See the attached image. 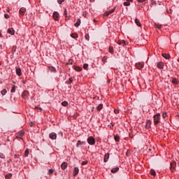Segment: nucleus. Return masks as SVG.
Masks as SVG:
<instances>
[{
	"label": "nucleus",
	"mask_w": 179,
	"mask_h": 179,
	"mask_svg": "<svg viewBox=\"0 0 179 179\" xmlns=\"http://www.w3.org/2000/svg\"><path fill=\"white\" fill-rule=\"evenodd\" d=\"M29 156V149H26L24 152V157H27Z\"/></svg>",
	"instance_id": "obj_34"
},
{
	"label": "nucleus",
	"mask_w": 179,
	"mask_h": 179,
	"mask_svg": "<svg viewBox=\"0 0 179 179\" xmlns=\"http://www.w3.org/2000/svg\"><path fill=\"white\" fill-rule=\"evenodd\" d=\"M65 0H57L58 3H59V5H61V3H62V2H64Z\"/></svg>",
	"instance_id": "obj_46"
},
{
	"label": "nucleus",
	"mask_w": 179,
	"mask_h": 179,
	"mask_svg": "<svg viewBox=\"0 0 179 179\" xmlns=\"http://www.w3.org/2000/svg\"><path fill=\"white\" fill-rule=\"evenodd\" d=\"M176 166H177V163H176V162H171L170 170L171 171H172V173H174V171H176Z\"/></svg>",
	"instance_id": "obj_4"
},
{
	"label": "nucleus",
	"mask_w": 179,
	"mask_h": 179,
	"mask_svg": "<svg viewBox=\"0 0 179 179\" xmlns=\"http://www.w3.org/2000/svg\"><path fill=\"white\" fill-rule=\"evenodd\" d=\"M0 159H5V155L0 152Z\"/></svg>",
	"instance_id": "obj_43"
},
{
	"label": "nucleus",
	"mask_w": 179,
	"mask_h": 179,
	"mask_svg": "<svg viewBox=\"0 0 179 179\" xmlns=\"http://www.w3.org/2000/svg\"><path fill=\"white\" fill-rule=\"evenodd\" d=\"M24 136V131L22 130V131H20L18 133H17L16 138H17L18 139H22Z\"/></svg>",
	"instance_id": "obj_3"
},
{
	"label": "nucleus",
	"mask_w": 179,
	"mask_h": 179,
	"mask_svg": "<svg viewBox=\"0 0 179 179\" xmlns=\"http://www.w3.org/2000/svg\"><path fill=\"white\" fill-rule=\"evenodd\" d=\"M126 155L128 156V152L126 153Z\"/></svg>",
	"instance_id": "obj_56"
},
{
	"label": "nucleus",
	"mask_w": 179,
	"mask_h": 179,
	"mask_svg": "<svg viewBox=\"0 0 179 179\" xmlns=\"http://www.w3.org/2000/svg\"><path fill=\"white\" fill-rule=\"evenodd\" d=\"M15 92H16V86L13 85L11 90H10V92L11 93H15Z\"/></svg>",
	"instance_id": "obj_29"
},
{
	"label": "nucleus",
	"mask_w": 179,
	"mask_h": 179,
	"mask_svg": "<svg viewBox=\"0 0 179 179\" xmlns=\"http://www.w3.org/2000/svg\"><path fill=\"white\" fill-rule=\"evenodd\" d=\"M86 164H87V161H83V162H82V166H85V165H86Z\"/></svg>",
	"instance_id": "obj_45"
},
{
	"label": "nucleus",
	"mask_w": 179,
	"mask_h": 179,
	"mask_svg": "<svg viewBox=\"0 0 179 179\" xmlns=\"http://www.w3.org/2000/svg\"><path fill=\"white\" fill-rule=\"evenodd\" d=\"M83 145V142L80 141H78L77 144H76V147L77 148H79V145Z\"/></svg>",
	"instance_id": "obj_35"
},
{
	"label": "nucleus",
	"mask_w": 179,
	"mask_h": 179,
	"mask_svg": "<svg viewBox=\"0 0 179 179\" xmlns=\"http://www.w3.org/2000/svg\"><path fill=\"white\" fill-rule=\"evenodd\" d=\"M64 16H66H66H67V15H68V10H66V8H65L64 10Z\"/></svg>",
	"instance_id": "obj_42"
},
{
	"label": "nucleus",
	"mask_w": 179,
	"mask_h": 179,
	"mask_svg": "<svg viewBox=\"0 0 179 179\" xmlns=\"http://www.w3.org/2000/svg\"><path fill=\"white\" fill-rule=\"evenodd\" d=\"M55 170L54 169H50L49 170V174H53L54 173Z\"/></svg>",
	"instance_id": "obj_44"
},
{
	"label": "nucleus",
	"mask_w": 179,
	"mask_h": 179,
	"mask_svg": "<svg viewBox=\"0 0 179 179\" xmlns=\"http://www.w3.org/2000/svg\"><path fill=\"white\" fill-rule=\"evenodd\" d=\"M150 174L152 176H156V171H155V169H151L150 170Z\"/></svg>",
	"instance_id": "obj_32"
},
{
	"label": "nucleus",
	"mask_w": 179,
	"mask_h": 179,
	"mask_svg": "<svg viewBox=\"0 0 179 179\" xmlns=\"http://www.w3.org/2000/svg\"><path fill=\"white\" fill-rule=\"evenodd\" d=\"M117 44H119V45H122V44H123V45H125L126 43H125V41L119 40L117 41Z\"/></svg>",
	"instance_id": "obj_23"
},
{
	"label": "nucleus",
	"mask_w": 179,
	"mask_h": 179,
	"mask_svg": "<svg viewBox=\"0 0 179 179\" xmlns=\"http://www.w3.org/2000/svg\"><path fill=\"white\" fill-rule=\"evenodd\" d=\"M14 159H19V155H15Z\"/></svg>",
	"instance_id": "obj_50"
},
{
	"label": "nucleus",
	"mask_w": 179,
	"mask_h": 179,
	"mask_svg": "<svg viewBox=\"0 0 179 179\" xmlns=\"http://www.w3.org/2000/svg\"><path fill=\"white\" fill-rule=\"evenodd\" d=\"M160 113H157V115H154L153 119L155 125H159V124H160Z\"/></svg>",
	"instance_id": "obj_1"
},
{
	"label": "nucleus",
	"mask_w": 179,
	"mask_h": 179,
	"mask_svg": "<svg viewBox=\"0 0 179 179\" xmlns=\"http://www.w3.org/2000/svg\"><path fill=\"white\" fill-rule=\"evenodd\" d=\"M0 37H2V34L0 32Z\"/></svg>",
	"instance_id": "obj_55"
},
{
	"label": "nucleus",
	"mask_w": 179,
	"mask_h": 179,
	"mask_svg": "<svg viewBox=\"0 0 179 179\" xmlns=\"http://www.w3.org/2000/svg\"><path fill=\"white\" fill-rule=\"evenodd\" d=\"M118 170H120V168H118V167L113 168V169H111V173H117V171H118Z\"/></svg>",
	"instance_id": "obj_26"
},
{
	"label": "nucleus",
	"mask_w": 179,
	"mask_h": 179,
	"mask_svg": "<svg viewBox=\"0 0 179 179\" xmlns=\"http://www.w3.org/2000/svg\"><path fill=\"white\" fill-rule=\"evenodd\" d=\"M172 83H173V85H178V81L177 80V78H173L172 79Z\"/></svg>",
	"instance_id": "obj_24"
},
{
	"label": "nucleus",
	"mask_w": 179,
	"mask_h": 179,
	"mask_svg": "<svg viewBox=\"0 0 179 179\" xmlns=\"http://www.w3.org/2000/svg\"><path fill=\"white\" fill-rule=\"evenodd\" d=\"M35 110H42V108L38 106H35Z\"/></svg>",
	"instance_id": "obj_51"
},
{
	"label": "nucleus",
	"mask_w": 179,
	"mask_h": 179,
	"mask_svg": "<svg viewBox=\"0 0 179 179\" xmlns=\"http://www.w3.org/2000/svg\"><path fill=\"white\" fill-rule=\"evenodd\" d=\"M108 159H110V153H106L103 158L104 163H107L108 162Z\"/></svg>",
	"instance_id": "obj_9"
},
{
	"label": "nucleus",
	"mask_w": 179,
	"mask_h": 179,
	"mask_svg": "<svg viewBox=\"0 0 179 179\" xmlns=\"http://www.w3.org/2000/svg\"><path fill=\"white\" fill-rule=\"evenodd\" d=\"M7 33L11 34V36H13V34H15V29H13V28H9L7 31Z\"/></svg>",
	"instance_id": "obj_13"
},
{
	"label": "nucleus",
	"mask_w": 179,
	"mask_h": 179,
	"mask_svg": "<svg viewBox=\"0 0 179 179\" xmlns=\"http://www.w3.org/2000/svg\"><path fill=\"white\" fill-rule=\"evenodd\" d=\"M76 27H79L80 26V19H78L76 22L74 24Z\"/></svg>",
	"instance_id": "obj_20"
},
{
	"label": "nucleus",
	"mask_w": 179,
	"mask_h": 179,
	"mask_svg": "<svg viewBox=\"0 0 179 179\" xmlns=\"http://www.w3.org/2000/svg\"><path fill=\"white\" fill-rule=\"evenodd\" d=\"M83 68H84L86 71H87V69H88V68H89V64H83Z\"/></svg>",
	"instance_id": "obj_37"
},
{
	"label": "nucleus",
	"mask_w": 179,
	"mask_h": 179,
	"mask_svg": "<svg viewBox=\"0 0 179 179\" xmlns=\"http://www.w3.org/2000/svg\"><path fill=\"white\" fill-rule=\"evenodd\" d=\"M114 10H115V8H113V9L110 10V11H106V12L104 13V15H105L106 16H108V15H111V13H114Z\"/></svg>",
	"instance_id": "obj_15"
},
{
	"label": "nucleus",
	"mask_w": 179,
	"mask_h": 179,
	"mask_svg": "<svg viewBox=\"0 0 179 179\" xmlns=\"http://www.w3.org/2000/svg\"><path fill=\"white\" fill-rule=\"evenodd\" d=\"M85 40H87V41H89V40H90V36H89V34H85Z\"/></svg>",
	"instance_id": "obj_40"
},
{
	"label": "nucleus",
	"mask_w": 179,
	"mask_h": 179,
	"mask_svg": "<svg viewBox=\"0 0 179 179\" xmlns=\"http://www.w3.org/2000/svg\"><path fill=\"white\" fill-rule=\"evenodd\" d=\"M71 37H72V38H78V34H71Z\"/></svg>",
	"instance_id": "obj_30"
},
{
	"label": "nucleus",
	"mask_w": 179,
	"mask_h": 179,
	"mask_svg": "<svg viewBox=\"0 0 179 179\" xmlns=\"http://www.w3.org/2000/svg\"><path fill=\"white\" fill-rule=\"evenodd\" d=\"M135 66L137 69H142V68L145 66V64L143 63L138 62L136 64Z\"/></svg>",
	"instance_id": "obj_8"
},
{
	"label": "nucleus",
	"mask_w": 179,
	"mask_h": 179,
	"mask_svg": "<svg viewBox=\"0 0 179 179\" xmlns=\"http://www.w3.org/2000/svg\"><path fill=\"white\" fill-rule=\"evenodd\" d=\"M115 142H120V136L115 135Z\"/></svg>",
	"instance_id": "obj_31"
},
{
	"label": "nucleus",
	"mask_w": 179,
	"mask_h": 179,
	"mask_svg": "<svg viewBox=\"0 0 179 179\" xmlns=\"http://www.w3.org/2000/svg\"><path fill=\"white\" fill-rule=\"evenodd\" d=\"M134 0H127V2H132Z\"/></svg>",
	"instance_id": "obj_54"
},
{
	"label": "nucleus",
	"mask_w": 179,
	"mask_h": 179,
	"mask_svg": "<svg viewBox=\"0 0 179 179\" xmlns=\"http://www.w3.org/2000/svg\"><path fill=\"white\" fill-rule=\"evenodd\" d=\"M22 99H24L25 100H27V99H29V91L24 90L22 93Z\"/></svg>",
	"instance_id": "obj_5"
},
{
	"label": "nucleus",
	"mask_w": 179,
	"mask_h": 179,
	"mask_svg": "<svg viewBox=\"0 0 179 179\" xmlns=\"http://www.w3.org/2000/svg\"><path fill=\"white\" fill-rule=\"evenodd\" d=\"M53 18L55 19V20L58 21L59 20V13H58V12L55 11L53 13Z\"/></svg>",
	"instance_id": "obj_7"
},
{
	"label": "nucleus",
	"mask_w": 179,
	"mask_h": 179,
	"mask_svg": "<svg viewBox=\"0 0 179 179\" xmlns=\"http://www.w3.org/2000/svg\"><path fill=\"white\" fill-rule=\"evenodd\" d=\"M4 17H5L6 19H9V15L5 14V15H4Z\"/></svg>",
	"instance_id": "obj_48"
},
{
	"label": "nucleus",
	"mask_w": 179,
	"mask_h": 179,
	"mask_svg": "<svg viewBox=\"0 0 179 179\" xmlns=\"http://www.w3.org/2000/svg\"><path fill=\"white\" fill-rule=\"evenodd\" d=\"M73 69H75V71H77V72H80V71H82V68L78 66H74Z\"/></svg>",
	"instance_id": "obj_21"
},
{
	"label": "nucleus",
	"mask_w": 179,
	"mask_h": 179,
	"mask_svg": "<svg viewBox=\"0 0 179 179\" xmlns=\"http://www.w3.org/2000/svg\"><path fill=\"white\" fill-rule=\"evenodd\" d=\"M155 27H156L157 29H162V24H155Z\"/></svg>",
	"instance_id": "obj_39"
},
{
	"label": "nucleus",
	"mask_w": 179,
	"mask_h": 179,
	"mask_svg": "<svg viewBox=\"0 0 179 179\" xmlns=\"http://www.w3.org/2000/svg\"><path fill=\"white\" fill-rule=\"evenodd\" d=\"M62 106H63L64 107H66V106H68V101H63L62 103Z\"/></svg>",
	"instance_id": "obj_33"
},
{
	"label": "nucleus",
	"mask_w": 179,
	"mask_h": 179,
	"mask_svg": "<svg viewBox=\"0 0 179 179\" xmlns=\"http://www.w3.org/2000/svg\"><path fill=\"white\" fill-rule=\"evenodd\" d=\"M162 57L166 59H170V55L166 53H162Z\"/></svg>",
	"instance_id": "obj_19"
},
{
	"label": "nucleus",
	"mask_w": 179,
	"mask_h": 179,
	"mask_svg": "<svg viewBox=\"0 0 179 179\" xmlns=\"http://www.w3.org/2000/svg\"><path fill=\"white\" fill-rule=\"evenodd\" d=\"M68 167V163L67 162H63L61 165L62 170H65Z\"/></svg>",
	"instance_id": "obj_14"
},
{
	"label": "nucleus",
	"mask_w": 179,
	"mask_h": 179,
	"mask_svg": "<svg viewBox=\"0 0 179 179\" xmlns=\"http://www.w3.org/2000/svg\"><path fill=\"white\" fill-rule=\"evenodd\" d=\"M77 174H79V168L75 167V168H74V171H73V176L74 177H76V175H77Z\"/></svg>",
	"instance_id": "obj_12"
},
{
	"label": "nucleus",
	"mask_w": 179,
	"mask_h": 179,
	"mask_svg": "<svg viewBox=\"0 0 179 179\" xmlns=\"http://www.w3.org/2000/svg\"><path fill=\"white\" fill-rule=\"evenodd\" d=\"M16 73L18 76H22V69H20V68H17Z\"/></svg>",
	"instance_id": "obj_17"
},
{
	"label": "nucleus",
	"mask_w": 179,
	"mask_h": 179,
	"mask_svg": "<svg viewBox=\"0 0 179 179\" xmlns=\"http://www.w3.org/2000/svg\"><path fill=\"white\" fill-rule=\"evenodd\" d=\"M87 141L89 145H94V143H96V140L94 139V138H93V136H90Z\"/></svg>",
	"instance_id": "obj_2"
},
{
	"label": "nucleus",
	"mask_w": 179,
	"mask_h": 179,
	"mask_svg": "<svg viewBox=\"0 0 179 179\" xmlns=\"http://www.w3.org/2000/svg\"><path fill=\"white\" fill-rule=\"evenodd\" d=\"M5 178L6 179H10L12 178V173H8L7 175L5 176Z\"/></svg>",
	"instance_id": "obj_27"
},
{
	"label": "nucleus",
	"mask_w": 179,
	"mask_h": 179,
	"mask_svg": "<svg viewBox=\"0 0 179 179\" xmlns=\"http://www.w3.org/2000/svg\"><path fill=\"white\" fill-rule=\"evenodd\" d=\"M0 65H1V63H0Z\"/></svg>",
	"instance_id": "obj_57"
},
{
	"label": "nucleus",
	"mask_w": 179,
	"mask_h": 179,
	"mask_svg": "<svg viewBox=\"0 0 179 179\" xmlns=\"http://www.w3.org/2000/svg\"><path fill=\"white\" fill-rule=\"evenodd\" d=\"M109 52L110 54H113V52H114V48H113V46H110L109 47Z\"/></svg>",
	"instance_id": "obj_28"
},
{
	"label": "nucleus",
	"mask_w": 179,
	"mask_h": 179,
	"mask_svg": "<svg viewBox=\"0 0 179 179\" xmlns=\"http://www.w3.org/2000/svg\"><path fill=\"white\" fill-rule=\"evenodd\" d=\"M20 15H21V16H24V13H26V8L22 7L20 9Z\"/></svg>",
	"instance_id": "obj_10"
},
{
	"label": "nucleus",
	"mask_w": 179,
	"mask_h": 179,
	"mask_svg": "<svg viewBox=\"0 0 179 179\" xmlns=\"http://www.w3.org/2000/svg\"><path fill=\"white\" fill-rule=\"evenodd\" d=\"M114 113L115 114H118V113H120V110L118 109H115Z\"/></svg>",
	"instance_id": "obj_47"
},
{
	"label": "nucleus",
	"mask_w": 179,
	"mask_h": 179,
	"mask_svg": "<svg viewBox=\"0 0 179 179\" xmlns=\"http://www.w3.org/2000/svg\"><path fill=\"white\" fill-rule=\"evenodd\" d=\"M102 61L103 62V64H106V62H107V56H105L102 58Z\"/></svg>",
	"instance_id": "obj_36"
},
{
	"label": "nucleus",
	"mask_w": 179,
	"mask_h": 179,
	"mask_svg": "<svg viewBox=\"0 0 179 179\" xmlns=\"http://www.w3.org/2000/svg\"><path fill=\"white\" fill-rule=\"evenodd\" d=\"M123 5L124 6H129V5H131V3H129V1H126L123 3Z\"/></svg>",
	"instance_id": "obj_38"
},
{
	"label": "nucleus",
	"mask_w": 179,
	"mask_h": 179,
	"mask_svg": "<svg viewBox=\"0 0 179 179\" xmlns=\"http://www.w3.org/2000/svg\"><path fill=\"white\" fill-rule=\"evenodd\" d=\"M166 117H167V113H163L162 114V117L166 118Z\"/></svg>",
	"instance_id": "obj_49"
},
{
	"label": "nucleus",
	"mask_w": 179,
	"mask_h": 179,
	"mask_svg": "<svg viewBox=\"0 0 179 179\" xmlns=\"http://www.w3.org/2000/svg\"><path fill=\"white\" fill-rule=\"evenodd\" d=\"M150 125H152V121L147 120V122H146V124H145L146 129H149V128H150Z\"/></svg>",
	"instance_id": "obj_16"
},
{
	"label": "nucleus",
	"mask_w": 179,
	"mask_h": 179,
	"mask_svg": "<svg viewBox=\"0 0 179 179\" xmlns=\"http://www.w3.org/2000/svg\"><path fill=\"white\" fill-rule=\"evenodd\" d=\"M135 23L137 26H138V27H142V24H141V21H139V20H138V18L135 19Z\"/></svg>",
	"instance_id": "obj_18"
},
{
	"label": "nucleus",
	"mask_w": 179,
	"mask_h": 179,
	"mask_svg": "<svg viewBox=\"0 0 179 179\" xmlns=\"http://www.w3.org/2000/svg\"><path fill=\"white\" fill-rule=\"evenodd\" d=\"M157 66L159 69H163V68H164V64L163 63V62H159L157 63Z\"/></svg>",
	"instance_id": "obj_11"
},
{
	"label": "nucleus",
	"mask_w": 179,
	"mask_h": 179,
	"mask_svg": "<svg viewBox=\"0 0 179 179\" xmlns=\"http://www.w3.org/2000/svg\"><path fill=\"white\" fill-rule=\"evenodd\" d=\"M69 82H70V83H72V78H69Z\"/></svg>",
	"instance_id": "obj_53"
},
{
	"label": "nucleus",
	"mask_w": 179,
	"mask_h": 179,
	"mask_svg": "<svg viewBox=\"0 0 179 179\" xmlns=\"http://www.w3.org/2000/svg\"><path fill=\"white\" fill-rule=\"evenodd\" d=\"M50 139H52V141H54L57 139V134L55 132H52L49 134Z\"/></svg>",
	"instance_id": "obj_6"
},
{
	"label": "nucleus",
	"mask_w": 179,
	"mask_h": 179,
	"mask_svg": "<svg viewBox=\"0 0 179 179\" xmlns=\"http://www.w3.org/2000/svg\"><path fill=\"white\" fill-rule=\"evenodd\" d=\"M103 109V104L100 103L97 107H96V110H98V111H100Z\"/></svg>",
	"instance_id": "obj_25"
},
{
	"label": "nucleus",
	"mask_w": 179,
	"mask_h": 179,
	"mask_svg": "<svg viewBox=\"0 0 179 179\" xmlns=\"http://www.w3.org/2000/svg\"><path fill=\"white\" fill-rule=\"evenodd\" d=\"M48 69H49V71H50V72H56V71H57V69L54 66H49Z\"/></svg>",
	"instance_id": "obj_22"
},
{
	"label": "nucleus",
	"mask_w": 179,
	"mask_h": 179,
	"mask_svg": "<svg viewBox=\"0 0 179 179\" xmlns=\"http://www.w3.org/2000/svg\"><path fill=\"white\" fill-rule=\"evenodd\" d=\"M138 2H141V3H143V2H145L146 0H138Z\"/></svg>",
	"instance_id": "obj_52"
},
{
	"label": "nucleus",
	"mask_w": 179,
	"mask_h": 179,
	"mask_svg": "<svg viewBox=\"0 0 179 179\" xmlns=\"http://www.w3.org/2000/svg\"><path fill=\"white\" fill-rule=\"evenodd\" d=\"M1 94H2V96H5L6 94V90H3L1 91Z\"/></svg>",
	"instance_id": "obj_41"
}]
</instances>
